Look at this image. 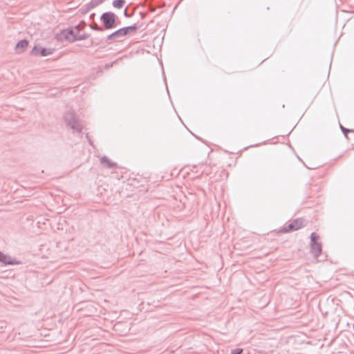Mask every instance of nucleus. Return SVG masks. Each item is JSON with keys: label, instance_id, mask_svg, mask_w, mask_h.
Returning a JSON list of instances; mask_svg holds the SVG:
<instances>
[{"label": "nucleus", "instance_id": "obj_6", "mask_svg": "<svg viewBox=\"0 0 354 354\" xmlns=\"http://www.w3.org/2000/svg\"><path fill=\"white\" fill-rule=\"evenodd\" d=\"M312 248L316 256H318L321 253L322 246L319 243H313Z\"/></svg>", "mask_w": 354, "mask_h": 354}, {"label": "nucleus", "instance_id": "obj_10", "mask_svg": "<svg viewBox=\"0 0 354 354\" xmlns=\"http://www.w3.org/2000/svg\"><path fill=\"white\" fill-rule=\"evenodd\" d=\"M62 34H63L64 35H65V36H66V37H68V36H67V35H69V34L71 35V32H69V31H64V32H62Z\"/></svg>", "mask_w": 354, "mask_h": 354}, {"label": "nucleus", "instance_id": "obj_4", "mask_svg": "<svg viewBox=\"0 0 354 354\" xmlns=\"http://www.w3.org/2000/svg\"><path fill=\"white\" fill-rule=\"evenodd\" d=\"M28 46V41L27 40L20 41L16 46L15 50L18 53H23Z\"/></svg>", "mask_w": 354, "mask_h": 354}, {"label": "nucleus", "instance_id": "obj_1", "mask_svg": "<svg viewBox=\"0 0 354 354\" xmlns=\"http://www.w3.org/2000/svg\"><path fill=\"white\" fill-rule=\"evenodd\" d=\"M101 20L106 29H111L115 26L116 16L112 12L104 13L101 17Z\"/></svg>", "mask_w": 354, "mask_h": 354}, {"label": "nucleus", "instance_id": "obj_11", "mask_svg": "<svg viewBox=\"0 0 354 354\" xmlns=\"http://www.w3.org/2000/svg\"><path fill=\"white\" fill-rule=\"evenodd\" d=\"M301 223H299V227H301Z\"/></svg>", "mask_w": 354, "mask_h": 354}, {"label": "nucleus", "instance_id": "obj_7", "mask_svg": "<svg viewBox=\"0 0 354 354\" xmlns=\"http://www.w3.org/2000/svg\"><path fill=\"white\" fill-rule=\"evenodd\" d=\"M124 3V0H114L113 2V5L116 8H120L123 6Z\"/></svg>", "mask_w": 354, "mask_h": 354}, {"label": "nucleus", "instance_id": "obj_12", "mask_svg": "<svg viewBox=\"0 0 354 354\" xmlns=\"http://www.w3.org/2000/svg\"><path fill=\"white\" fill-rule=\"evenodd\" d=\"M301 223H299V227H301Z\"/></svg>", "mask_w": 354, "mask_h": 354}, {"label": "nucleus", "instance_id": "obj_2", "mask_svg": "<svg viewBox=\"0 0 354 354\" xmlns=\"http://www.w3.org/2000/svg\"><path fill=\"white\" fill-rule=\"evenodd\" d=\"M129 30L134 31L136 30V28L133 26H129L124 28H121L111 34L109 36V39L114 41H117L119 39L125 37L129 32Z\"/></svg>", "mask_w": 354, "mask_h": 354}, {"label": "nucleus", "instance_id": "obj_9", "mask_svg": "<svg viewBox=\"0 0 354 354\" xmlns=\"http://www.w3.org/2000/svg\"><path fill=\"white\" fill-rule=\"evenodd\" d=\"M242 352H243L242 348H236V349L232 350L231 353L232 354H241Z\"/></svg>", "mask_w": 354, "mask_h": 354}, {"label": "nucleus", "instance_id": "obj_8", "mask_svg": "<svg viewBox=\"0 0 354 354\" xmlns=\"http://www.w3.org/2000/svg\"><path fill=\"white\" fill-rule=\"evenodd\" d=\"M310 238L313 243H317V240L318 239V236L315 233H312Z\"/></svg>", "mask_w": 354, "mask_h": 354}, {"label": "nucleus", "instance_id": "obj_3", "mask_svg": "<svg viewBox=\"0 0 354 354\" xmlns=\"http://www.w3.org/2000/svg\"><path fill=\"white\" fill-rule=\"evenodd\" d=\"M53 53V50L50 49H46L41 47H35L31 53L35 56H47L50 55Z\"/></svg>", "mask_w": 354, "mask_h": 354}, {"label": "nucleus", "instance_id": "obj_5", "mask_svg": "<svg viewBox=\"0 0 354 354\" xmlns=\"http://www.w3.org/2000/svg\"><path fill=\"white\" fill-rule=\"evenodd\" d=\"M0 261H2L3 263H4L6 264H14L15 263L14 261H10L9 258L6 255L1 253V252H0Z\"/></svg>", "mask_w": 354, "mask_h": 354}]
</instances>
